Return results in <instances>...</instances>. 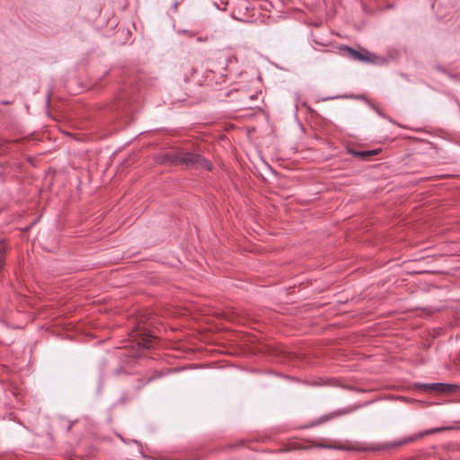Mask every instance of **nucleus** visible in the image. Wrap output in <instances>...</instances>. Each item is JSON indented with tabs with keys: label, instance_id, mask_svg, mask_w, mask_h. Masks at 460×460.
<instances>
[{
	"label": "nucleus",
	"instance_id": "obj_1",
	"mask_svg": "<svg viewBox=\"0 0 460 460\" xmlns=\"http://www.w3.org/2000/svg\"><path fill=\"white\" fill-rule=\"evenodd\" d=\"M161 164H184L196 169L211 170V163L199 155L182 150L165 154L158 158Z\"/></svg>",
	"mask_w": 460,
	"mask_h": 460
},
{
	"label": "nucleus",
	"instance_id": "obj_2",
	"mask_svg": "<svg viewBox=\"0 0 460 460\" xmlns=\"http://www.w3.org/2000/svg\"><path fill=\"white\" fill-rule=\"evenodd\" d=\"M418 386L424 392H431L439 394H449L455 393L458 386L447 383H427L419 384Z\"/></svg>",
	"mask_w": 460,
	"mask_h": 460
},
{
	"label": "nucleus",
	"instance_id": "obj_3",
	"mask_svg": "<svg viewBox=\"0 0 460 460\" xmlns=\"http://www.w3.org/2000/svg\"><path fill=\"white\" fill-rule=\"evenodd\" d=\"M345 49L357 60L376 62V57L373 54L367 52L361 53L348 47Z\"/></svg>",
	"mask_w": 460,
	"mask_h": 460
},
{
	"label": "nucleus",
	"instance_id": "obj_4",
	"mask_svg": "<svg viewBox=\"0 0 460 460\" xmlns=\"http://www.w3.org/2000/svg\"><path fill=\"white\" fill-rule=\"evenodd\" d=\"M340 414H341V412H332V413H330L327 415H323V417H321L318 420L312 422V424L310 426L313 427V426L320 425V424H322L325 421H328L329 420H331Z\"/></svg>",
	"mask_w": 460,
	"mask_h": 460
},
{
	"label": "nucleus",
	"instance_id": "obj_5",
	"mask_svg": "<svg viewBox=\"0 0 460 460\" xmlns=\"http://www.w3.org/2000/svg\"><path fill=\"white\" fill-rule=\"evenodd\" d=\"M378 153L376 149L375 150H369V151H355L353 152V155L355 156H358L360 158H367L369 156L375 155Z\"/></svg>",
	"mask_w": 460,
	"mask_h": 460
},
{
	"label": "nucleus",
	"instance_id": "obj_6",
	"mask_svg": "<svg viewBox=\"0 0 460 460\" xmlns=\"http://www.w3.org/2000/svg\"><path fill=\"white\" fill-rule=\"evenodd\" d=\"M446 429H448V428H437V429H431L429 431H427L426 433L427 434H432V433L440 432V431H443V430H446Z\"/></svg>",
	"mask_w": 460,
	"mask_h": 460
}]
</instances>
